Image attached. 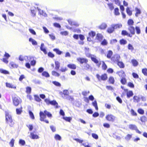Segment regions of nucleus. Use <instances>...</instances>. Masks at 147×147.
Returning <instances> with one entry per match:
<instances>
[{
    "instance_id": "obj_5",
    "label": "nucleus",
    "mask_w": 147,
    "mask_h": 147,
    "mask_svg": "<svg viewBox=\"0 0 147 147\" xmlns=\"http://www.w3.org/2000/svg\"><path fill=\"white\" fill-rule=\"evenodd\" d=\"M106 118L107 120L111 121H114L115 117L111 114L107 115L106 117Z\"/></svg>"
},
{
    "instance_id": "obj_41",
    "label": "nucleus",
    "mask_w": 147,
    "mask_h": 147,
    "mask_svg": "<svg viewBox=\"0 0 147 147\" xmlns=\"http://www.w3.org/2000/svg\"><path fill=\"white\" fill-rule=\"evenodd\" d=\"M131 62L133 66H137L138 64V62L136 60H133Z\"/></svg>"
},
{
    "instance_id": "obj_2",
    "label": "nucleus",
    "mask_w": 147,
    "mask_h": 147,
    "mask_svg": "<svg viewBox=\"0 0 147 147\" xmlns=\"http://www.w3.org/2000/svg\"><path fill=\"white\" fill-rule=\"evenodd\" d=\"M13 103L16 106H18L21 102V100L20 98L18 97H15L12 98Z\"/></svg>"
},
{
    "instance_id": "obj_39",
    "label": "nucleus",
    "mask_w": 147,
    "mask_h": 147,
    "mask_svg": "<svg viewBox=\"0 0 147 147\" xmlns=\"http://www.w3.org/2000/svg\"><path fill=\"white\" fill-rule=\"evenodd\" d=\"M118 65L121 68H124V64L121 62L118 61L117 63Z\"/></svg>"
},
{
    "instance_id": "obj_22",
    "label": "nucleus",
    "mask_w": 147,
    "mask_h": 147,
    "mask_svg": "<svg viewBox=\"0 0 147 147\" xmlns=\"http://www.w3.org/2000/svg\"><path fill=\"white\" fill-rule=\"evenodd\" d=\"M29 58H30V60H32L33 59V58L32 57L29 56V57L27 56H25L24 57V60L28 62V61L29 60Z\"/></svg>"
},
{
    "instance_id": "obj_23",
    "label": "nucleus",
    "mask_w": 147,
    "mask_h": 147,
    "mask_svg": "<svg viewBox=\"0 0 147 147\" xmlns=\"http://www.w3.org/2000/svg\"><path fill=\"white\" fill-rule=\"evenodd\" d=\"M30 135L31 138L33 139H38V135L36 134H34V133H31Z\"/></svg>"
},
{
    "instance_id": "obj_7",
    "label": "nucleus",
    "mask_w": 147,
    "mask_h": 147,
    "mask_svg": "<svg viewBox=\"0 0 147 147\" xmlns=\"http://www.w3.org/2000/svg\"><path fill=\"white\" fill-rule=\"evenodd\" d=\"M40 120L41 121H44V119L46 117V115L44 113L40 111Z\"/></svg>"
},
{
    "instance_id": "obj_18",
    "label": "nucleus",
    "mask_w": 147,
    "mask_h": 147,
    "mask_svg": "<svg viewBox=\"0 0 147 147\" xmlns=\"http://www.w3.org/2000/svg\"><path fill=\"white\" fill-rule=\"evenodd\" d=\"M133 95V93L132 91H128L127 92V97L128 98H129L130 97L132 96Z\"/></svg>"
},
{
    "instance_id": "obj_63",
    "label": "nucleus",
    "mask_w": 147,
    "mask_h": 147,
    "mask_svg": "<svg viewBox=\"0 0 147 147\" xmlns=\"http://www.w3.org/2000/svg\"><path fill=\"white\" fill-rule=\"evenodd\" d=\"M92 137L96 139H97L98 138V136L97 135L94 133L92 134Z\"/></svg>"
},
{
    "instance_id": "obj_21",
    "label": "nucleus",
    "mask_w": 147,
    "mask_h": 147,
    "mask_svg": "<svg viewBox=\"0 0 147 147\" xmlns=\"http://www.w3.org/2000/svg\"><path fill=\"white\" fill-rule=\"evenodd\" d=\"M135 10L136 11L135 16L136 17H138V14H140L141 13V11L140 9L137 7L136 8Z\"/></svg>"
},
{
    "instance_id": "obj_61",
    "label": "nucleus",
    "mask_w": 147,
    "mask_h": 147,
    "mask_svg": "<svg viewBox=\"0 0 147 147\" xmlns=\"http://www.w3.org/2000/svg\"><path fill=\"white\" fill-rule=\"evenodd\" d=\"M131 115L133 116H136L137 115V113L135 112L133 109H131Z\"/></svg>"
},
{
    "instance_id": "obj_64",
    "label": "nucleus",
    "mask_w": 147,
    "mask_h": 147,
    "mask_svg": "<svg viewBox=\"0 0 147 147\" xmlns=\"http://www.w3.org/2000/svg\"><path fill=\"white\" fill-rule=\"evenodd\" d=\"M53 25L54 26H55L57 28H60L61 27V26L59 24V23H54L53 24Z\"/></svg>"
},
{
    "instance_id": "obj_11",
    "label": "nucleus",
    "mask_w": 147,
    "mask_h": 147,
    "mask_svg": "<svg viewBox=\"0 0 147 147\" xmlns=\"http://www.w3.org/2000/svg\"><path fill=\"white\" fill-rule=\"evenodd\" d=\"M111 27H113L114 30L115 29H116L117 28H120L122 26V25L121 24H113L111 25Z\"/></svg>"
},
{
    "instance_id": "obj_36",
    "label": "nucleus",
    "mask_w": 147,
    "mask_h": 147,
    "mask_svg": "<svg viewBox=\"0 0 147 147\" xmlns=\"http://www.w3.org/2000/svg\"><path fill=\"white\" fill-rule=\"evenodd\" d=\"M107 5L110 10H112L114 9V7L112 3H108Z\"/></svg>"
},
{
    "instance_id": "obj_31",
    "label": "nucleus",
    "mask_w": 147,
    "mask_h": 147,
    "mask_svg": "<svg viewBox=\"0 0 147 147\" xmlns=\"http://www.w3.org/2000/svg\"><path fill=\"white\" fill-rule=\"evenodd\" d=\"M42 75L43 76L47 78L49 77L50 76L49 74L46 71L43 72L42 73Z\"/></svg>"
},
{
    "instance_id": "obj_44",
    "label": "nucleus",
    "mask_w": 147,
    "mask_h": 147,
    "mask_svg": "<svg viewBox=\"0 0 147 147\" xmlns=\"http://www.w3.org/2000/svg\"><path fill=\"white\" fill-rule=\"evenodd\" d=\"M55 138L56 140H61V137L58 134H56L55 136Z\"/></svg>"
},
{
    "instance_id": "obj_42",
    "label": "nucleus",
    "mask_w": 147,
    "mask_h": 147,
    "mask_svg": "<svg viewBox=\"0 0 147 147\" xmlns=\"http://www.w3.org/2000/svg\"><path fill=\"white\" fill-rule=\"evenodd\" d=\"M92 104L95 107L96 110H98V107L96 101L95 100L94 102H92Z\"/></svg>"
},
{
    "instance_id": "obj_19",
    "label": "nucleus",
    "mask_w": 147,
    "mask_h": 147,
    "mask_svg": "<svg viewBox=\"0 0 147 147\" xmlns=\"http://www.w3.org/2000/svg\"><path fill=\"white\" fill-rule=\"evenodd\" d=\"M50 104L53 105H55L56 108H58V103L55 100L51 101Z\"/></svg>"
},
{
    "instance_id": "obj_3",
    "label": "nucleus",
    "mask_w": 147,
    "mask_h": 147,
    "mask_svg": "<svg viewBox=\"0 0 147 147\" xmlns=\"http://www.w3.org/2000/svg\"><path fill=\"white\" fill-rule=\"evenodd\" d=\"M96 77L99 81L101 80H105L107 78V74H105L102 75L101 76L98 74H97Z\"/></svg>"
},
{
    "instance_id": "obj_51",
    "label": "nucleus",
    "mask_w": 147,
    "mask_h": 147,
    "mask_svg": "<svg viewBox=\"0 0 147 147\" xmlns=\"http://www.w3.org/2000/svg\"><path fill=\"white\" fill-rule=\"evenodd\" d=\"M121 82L122 84H125L126 82V80L125 77L122 78L121 80Z\"/></svg>"
},
{
    "instance_id": "obj_17",
    "label": "nucleus",
    "mask_w": 147,
    "mask_h": 147,
    "mask_svg": "<svg viewBox=\"0 0 147 147\" xmlns=\"http://www.w3.org/2000/svg\"><path fill=\"white\" fill-rule=\"evenodd\" d=\"M119 76H121L122 78L125 77L126 76L125 72L123 70L119 72Z\"/></svg>"
},
{
    "instance_id": "obj_16",
    "label": "nucleus",
    "mask_w": 147,
    "mask_h": 147,
    "mask_svg": "<svg viewBox=\"0 0 147 147\" xmlns=\"http://www.w3.org/2000/svg\"><path fill=\"white\" fill-rule=\"evenodd\" d=\"M91 59L96 64L98 63V61L96 59V57L95 56L93 55V56H92V57H91Z\"/></svg>"
},
{
    "instance_id": "obj_35",
    "label": "nucleus",
    "mask_w": 147,
    "mask_h": 147,
    "mask_svg": "<svg viewBox=\"0 0 147 147\" xmlns=\"http://www.w3.org/2000/svg\"><path fill=\"white\" fill-rule=\"evenodd\" d=\"M127 23L129 26H131L133 25L134 22L132 20L129 19Z\"/></svg>"
},
{
    "instance_id": "obj_54",
    "label": "nucleus",
    "mask_w": 147,
    "mask_h": 147,
    "mask_svg": "<svg viewBox=\"0 0 147 147\" xmlns=\"http://www.w3.org/2000/svg\"><path fill=\"white\" fill-rule=\"evenodd\" d=\"M19 143L22 145L24 146L25 144V142L24 140L20 139L19 140Z\"/></svg>"
},
{
    "instance_id": "obj_46",
    "label": "nucleus",
    "mask_w": 147,
    "mask_h": 147,
    "mask_svg": "<svg viewBox=\"0 0 147 147\" xmlns=\"http://www.w3.org/2000/svg\"><path fill=\"white\" fill-rule=\"evenodd\" d=\"M109 81L110 83L113 84L114 82V79L113 77H110L109 78Z\"/></svg>"
},
{
    "instance_id": "obj_9",
    "label": "nucleus",
    "mask_w": 147,
    "mask_h": 147,
    "mask_svg": "<svg viewBox=\"0 0 147 147\" xmlns=\"http://www.w3.org/2000/svg\"><path fill=\"white\" fill-rule=\"evenodd\" d=\"M128 29L132 34H135V30L134 27L132 26H129L128 28Z\"/></svg>"
},
{
    "instance_id": "obj_33",
    "label": "nucleus",
    "mask_w": 147,
    "mask_h": 147,
    "mask_svg": "<svg viewBox=\"0 0 147 147\" xmlns=\"http://www.w3.org/2000/svg\"><path fill=\"white\" fill-rule=\"evenodd\" d=\"M127 42V41L124 39H122L120 40V44L121 45L126 44Z\"/></svg>"
},
{
    "instance_id": "obj_43",
    "label": "nucleus",
    "mask_w": 147,
    "mask_h": 147,
    "mask_svg": "<svg viewBox=\"0 0 147 147\" xmlns=\"http://www.w3.org/2000/svg\"><path fill=\"white\" fill-rule=\"evenodd\" d=\"M53 51L55 52L56 53L59 55H61L62 52L60 51L59 49H53Z\"/></svg>"
},
{
    "instance_id": "obj_47",
    "label": "nucleus",
    "mask_w": 147,
    "mask_h": 147,
    "mask_svg": "<svg viewBox=\"0 0 147 147\" xmlns=\"http://www.w3.org/2000/svg\"><path fill=\"white\" fill-rule=\"evenodd\" d=\"M52 74L53 75L57 77H59L60 76V74L58 73L55 71H52Z\"/></svg>"
},
{
    "instance_id": "obj_6",
    "label": "nucleus",
    "mask_w": 147,
    "mask_h": 147,
    "mask_svg": "<svg viewBox=\"0 0 147 147\" xmlns=\"http://www.w3.org/2000/svg\"><path fill=\"white\" fill-rule=\"evenodd\" d=\"M77 60L81 64H83L84 63H87L88 62V60L87 59L80 57L78 58Z\"/></svg>"
},
{
    "instance_id": "obj_12",
    "label": "nucleus",
    "mask_w": 147,
    "mask_h": 147,
    "mask_svg": "<svg viewBox=\"0 0 147 147\" xmlns=\"http://www.w3.org/2000/svg\"><path fill=\"white\" fill-rule=\"evenodd\" d=\"M68 21L69 24L71 25H75L76 26H78V23L76 22L72 21L71 20H69Z\"/></svg>"
},
{
    "instance_id": "obj_40",
    "label": "nucleus",
    "mask_w": 147,
    "mask_h": 147,
    "mask_svg": "<svg viewBox=\"0 0 147 147\" xmlns=\"http://www.w3.org/2000/svg\"><path fill=\"white\" fill-rule=\"evenodd\" d=\"M44 113L45 115H47V116L49 117H51L52 116V115L49 112L47 111H45Z\"/></svg>"
},
{
    "instance_id": "obj_28",
    "label": "nucleus",
    "mask_w": 147,
    "mask_h": 147,
    "mask_svg": "<svg viewBox=\"0 0 147 147\" xmlns=\"http://www.w3.org/2000/svg\"><path fill=\"white\" fill-rule=\"evenodd\" d=\"M22 108L21 107L20 108H17L16 109V111L17 114L18 115H20L21 113L22 112Z\"/></svg>"
},
{
    "instance_id": "obj_15",
    "label": "nucleus",
    "mask_w": 147,
    "mask_h": 147,
    "mask_svg": "<svg viewBox=\"0 0 147 147\" xmlns=\"http://www.w3.org/2000/svg\"><path fill=\"white\" fill-rule=\"evenodd\" d=\"M37 9L39 11V13L40 14L42 15L46 16H47V14L45 12L41 10L40 9L38 8V7H37Z\"/></svg>"
},
{
    "instance_id": "obj_1",
    "label": "nucleus",
    "mask_w": 147,
    "mask_h": 147,
    "mask_svg": "<svg viewBox=\"0 0 147 147\" xmlns=\"http://www.w3.org/2000/svg\"><path fill=\"white\" fill-rule=\"evenodd\" d=\"M5 119L7 123L9 124L11 127L13 126L14 124V122L13 121L11 115L8 113L7 112L6 113Z\"/></svg>"
},
{
    "instance_id": "obj_37",
    "label": "nucleus",
    "mask_w": 147,
    "mask_h": 147,
    "mask_svg": "<svg viewBox=\"0 0 147 147\" xmlns=\"http://www.w3.org/2000/svg\"><path fill=\"white\" fill-rule=\"evenodd\" d=\"M52 83L54 84L55 86L58 87H60L61 86V84L59 82L56 81H53Z\"/></svg>"
},
{
    "instance_id": "obj_29",
    "label": "nucleus",
    "mask_w": 147,
    "mask_h": 147,
    "mask_svg": "<svg viewBox=\"0 0 147 147\" xmlns=\"http://www.w3.org/2000/svg\"><path fill=\"white\" fill-rule=\"evenodd\" d=\"M55 69L58 70L59 69L60 67V63L58 61H55Z\"/></svg>"
},
{
    "instance_id": "obj_34",
    "label": "nucleus",
    "mask_w": 147,
    "mask_h": 147,
    "mask_svg": "<svg viewBox=\"0 0 147 147\" xmlns=\"http://www.w3.org/2000/svg\"><path fill=\"white\" fill-rule=\"evenodd\" d=\"M126 11L127 14L129 16H131L132 14V11L130 10L129 7H127V8Z\"/></svg>"
},
{
    "instance_id": "obj_13",
    "label": "nucleus",
    "mask_w": 147,
    "mask_h": 147,
    "mask_svg": "<svg viewBox=\"0 0 147 147\" xmlns=\"http://www.w3.org/2000/svg\"><path fill=\"white\" fill-rule=\"evenodd\" d=\"M44 46V44L43 43H42L41 44V46L40 47V49L41 51H42L45 54H46L47 53V52L46 50V49L45 48H43Z\"/></svg>"
},
{
    "instance_id": "obj_27",
    "label": "nucleus",
    "mask_w": 147,
    "mask_h": 147,
    "mask_svg": "<svg viewBox=\"0 0 147 147\" xmlns=\"http://www.w3.org/2000/svg\"><path fill=\"white\" fill-rule=\"evenodd\" d=\"M67 67L70 68L75 69L76 68V66L74 64H68Z\"/></svg>"
},
{
    "instance_id": "obj_59",
    "label": "nucleus",
    "mask_w": 147,
    "mask_h": 147,
    "mask_svg": "<svg viewBox=\"0 0 147 147\" xmlns=\"http://www.w3.org/2000/svg\"><path fill=\"white\" fill-rule=\"evenodd\" d=\"M101 44L103 45H106L107 44V42L105 39H104L101 42Z\"/></svg>"
},
{
    "instance_id": "obj_53",
    "label": "nucleus",
    "mask_w": 147,
    "mask_h": 147,
    "mask_svg": "<svg viewBox=\"0 0 147 147\" xmlns=\"http://www.w3.org/2000/svg\"><path fill=\"white\" fill-rule=\"evenodd\" d=\"M128 48L129 50H131V51H133L134 49L133 46L130 44L128 45Z\"/></svg>"
},
{
    "instance_id": "obj_58",
    "label": "nucleus",
    "mask_w": 147,
    "mask_h": 147,
    "mask_svg": "<svg viewBox=\"0 0 147 147\" xmlns=\"http://www.w3.org/2000/svg\"><path fill=\"white\" fill-rule=\"evenodd\" d=\"M121 34L123 35H127L128 33L127 31L125 30H123L122 31Z\"/></svg>"
},
{
    "instance_id": "obj_10",
    "label": "nucleus",
    "mask_w": 147,
    "mask_h": 147,
    "mask_svg": "<svg viewBox=\"0 0 147 147\" xmlns=\"http://www.w3.org/2000/svg\"><path fill=\"white\" fill-rule=\"evenodd\" d=\"M103 36L102 34L98 33L96 34V38L100 41H101L103 39Z\"/></svg>"
},
{
    "instance_id": "obj_20",
    "label": "nucleus",
    "mask_w": 147,
    "mask_h": 147,
    "mask_svg": "<svg viewBox=\"0 0 147 147\" xmlns=\"http://www.w3.org/2000/svg\"><path fill=\"white\" fill-rule=\"evenodd\" d=\"M113 53L111 51H109L108 52V53L107 55V57L109 59L111 58L112 55Z\"/></svg>"
},
{
    "instance_id": "obj_55",
    "label": "nucleus",
    "mask_w": 147,
    "mask_h": 147,
    "mask_svg": "<svg viewBox=\"0 0 147 147\" xmlns=\"http://www.w3.org/2000/svg\"><path fill=\"white\" fill-rule=\"evenodd\" d=\"M107 68V66L104 61H102V68L104 70H106Z\"/></svg>"
},
{
    "instance_id": "obj_30",
    "label": "nucleus",
    "mask_w": 147,
    "mask_h": 147,
    "mask_svg": "<svg viewBox=\"0 0 147 147\" xmlns=\"http://www.w3.org/2000/svg\"><path fill=\"white\" fill-rule=\"evenodd\" d=\"M114 30L113 27H111L108 28L107 30V32L109 33H112Z\"/></svg>"
},
{
    "instance_id": "obj_24",
    "label": "nucleus",
    "mask_w": 147,
    "mask_h": 147,
    "mask_svg": "<svg viewBox=\"0 0 147 147\" xmlns=\"http://www.w3.org/2000/svg\"><path fill=\"white\" fill-rule=\"evenodd\" d=\"M29 41L32 42V44L34 45H37V42L33 39L30 38L29 39Z\"/></svg>"
},
{
    "instance_id": "obj_60",
    "label": "nucleus",
    "mask_w": 147,
    "mask_h": 147,
    "mask_svg": "<svg viewBox=\"0 0 147 147\" xmlns=\"http://www.w3.org/2000/svg\"><path fill=\"white\" fill-rule=\"evenodd\" d=\"M131 137V135L130 134H128L125 137V139L127 140H129Z\"/></svg>"
},
{
    "instance_id": "obj_26",
    "label": "nucleus",
    "mask_w": 147,
    "mask_h": 147,
    "mask_svg": "<svg viewBox=\"0 0 147 147\" xmlns=\"http://www.w3.org/2000/svg\"><path fill=\"white\" fill-rule=\"evenodd\" d=\"M90 68L89 65L87 63H85L84 65L83 69L86 70H88Z\"/></svg>"
},
{
    "instance_id": "obj_57",
    "label": "nucleus",
    "mask_w": 147,
    "mask_h": 147,
    "mask_svg": "<svg viewBox=\"0 0 147 147\" xmlns=\"http://www.w3.org/2000/svg\"><path fill=\"white\" fill-rule=\"evenodd\" d=\"M29 114L30 116V117L32 119H34V114L33 113L30 111H29Z\"/></svg>"
},
{
    "instance_id": "obj_62",
    "label": "nucleus",
    "mask_w": 147,
    "mask_h": 147,
    "mask_svg": "<svg viewBox=\"0 0 147 147\" xmlns=\"http://www.w3.org/2000/svg\"><path fill=\"white\" fill-rule=\"evenodd\" d=\"M142 72L145 75L147 76V69H143Z\"/></svg>"
},
{
    "instance_id": "obj_8",
    "label": "nucleus",
    "mask_w": 147,
    "mask_h": 147,
    "mask_svg": "<svg viewBox=\"0 0 147 147\" xmlns=\"http://www.w3.org/2000/svg\"><path fill=\"white\" fill-rule=\"evenodd\" d=\"M120 58V57L119 55H115L113 57L111 58V60L114 62H118Z\"/></svg>"
},
{
    "instance_id": "obj_49",
    "label": "nucleus",
    "mask_w": 147,
    "mask_h": 147,
    "mask_svg": "<svg viewBox=\"0 0 147 147\" xmlns=\"http://www.w3.org/2000/svg\"><path fill=\"white\" fill-rule=\"evenodd\" d=\"M95 33L94 32L92 31L91 32H89V35L90 37L93 38L95 35Z\"/></svg>"
},
{
    "instance_id": "obj_38",
    "label": "nucleus",
    "mask_w": 147,
    "mask_h": 147,
    "mask_svg": "<svg viewBox=\"0 0 147 147\" xmlns=\"http://www.w3.org/2000/svg\"><path fill=\"white\" fill-rule=\"evenodd\" d=\"M0 72L4 74H9V72L5 70L2 69H0Z\"/></svg>"
},
{
    "instance_id": "obj_56",
    "label": "nucleus",
    "mask_w": 147,
    "mask_h": 147,
    "mask_svg": "<svg viewBox=\"0 0 147 147\" xmlns=\"http://www.w3.org/2000/svg\"><path fill=\"white\" fill-rule=\"evenodd\" d=\"M136 30L137 34H139L140 33L141 31L140 28L138 26L136 27Z\"/></svg>"
},
{
    "instance_id": "obj_48",
    "label": "nucleus",
    "mask_w": 147,
    "mask_h": 147,
    "mask_svg": "<svg viewBox=\"0 0 147 147\" xmlns=\"http://www.w3.org/2000/svg\"><path fill=\"white\" fill-rule=\"evenodd\" d=\"M147 118L144 116H142L140 118V120L142 122H145Z\"/></svg>"
},
{
    "instance_id": "obj_25",
    "label": "nucleus",
    "mask_w": 147,
    "mask_h": 147,
    "mask_svg": "<svg viewBox=\"0 0 147 147\" xmlns=\"http://www.w3.org/2000/svg\"><path fill=\"white\" fill-rule=\"evenodd\" d=\"M114 13L115 15L116 16H118L120 15V13L119 12V9L118 8H116L114 9Z\"/></svg>"
},
{
    "instance_id": "obj_50",
    "label": "nucleus",
    "mask_w": 147,
    "mask_h": 147,
    "mask_svg": "<svg viewBox=\"0 0 147 147\" xmlns=\"http://www.w3.org/2000/svg\"><path fill=\"white\" fill-rule=\"evenodd\" d=\"M138 112L139 114L143 115L144 113V111L141 109H139L138 110Z\"/></svg>"
},
{
    "instance_id": "obj_45",
    "label": "nucleus",
    "mask_w": 147,
    "mask_h": 147,
    "mask_svg": "<svg viewBox=\"0 0 147 147\" xmlns=\"http://www.w3.org/2000/svg\"><path fill=\"white\" fill-rule=\"evenodd\" d=\"M63 119L68 122H70L71 120V117H63Z\"/></svg>"
},
{
    "instance_id": "obj_14",
    "label": "nucleus",
    "mask_w": 147,
    "mask_h": 147,
    "mask_svg": "<svg viewBox=\"0 0 147 147\" xmlns=\"http://www.w3.org/2000/svg\"><path fill=\"white\" fill-rule=\"evenodd\" d=\"M107 27V24L105 23H103L99 26V28L101 29H105Z\"/></svg>"
},
{
    "instance_id": "obj_4",
    "label": "nucleus",
    "mask_w": 147,
    "mask_h": 147,
    "mask_svg": "<svg viewBox=\"0 0 147 147\" xmlns=\"http://www.w3.org/2000/svg\"><path fill=\"white\" fill-rule=\"evenodd\" d=\"M129 128L132 130H134L136 132L139 134H141V132L139 131L137 128V126L134 124H130L129 126Z\"/></svg>"
},
{
    "instance_id": "obj_32",
    "label": "nucleus",
    "mask_w": 147,
    "mask_h": 147,
    "mask_svg": "<svg viewBox=\"0 0 147 147\" xmlns=\"http://www.w3.org/2000/svg\"><path fill=\"white\" fill-rule=\"evenodd\" d=\"M10 65L13 68H17L18 65L13 62H11L10 63Z\"/></svg>"
},
{
    "instance_id": "obj_52",
    "label": "nucleus",
    "mask_w": 147,
    "mask_h": 147,
    "mask_svg": "<svg viewBox=\"0 0 147 147\" xmlns=\"http://www.w3.org/2000/svg\"><path fill=\"white\" fill-rule=\"evenodd\" d=\"M133 99L134 100H136L137 102H138L140 101L139 97L137 96H134L133 97Z\"/></svg>"
}]
</instances>
